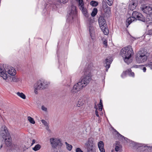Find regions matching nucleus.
Masks as SVG:
<instances>
[{"mask_svg": "<svg viewBox=\"0 0 152 152\" xmlns=\"http://www.w3.org/2000/svg\"><path fill=\"white\" fill-rule=\"evenodd\" d=\"M58 50H57V56H58ZM58 58V60H59V58Z\"/></svg>", "mask_w": 152, "mask_h": 152, "instance_id": "3c124183", "label": "nucleus"}, {"mask_svg": "<svg viewBox=\"0 0 152 152\" xmlns=\"http://www.w3.org/2000/svg\"><path fill=\"white\" fill-rule=\"evenodd\" d=\"M0 139L4 140L5 145L7 147H10L12 145V139L7 128L5 126H3L1 128Z\"/></svg>", "mask_w": 152, "mask_h": 152, "instance_id": "20e7f679", "label": "nucleus"}, {"mask_svg": "<svg viewBox=\"0 0 152 152\" xmlns=\"http://www.w3.org/2000/svg\"><path fill=\"white\" fill-rule=\"evenodd\" d=\"M127 74L128 75L130 76L134 77V73L132 71L131 69H128L127 70Z\"/></svg>", "mask_w": 152, "mask_h": 152, "instance_id": "7c9ffc66", "label": "nucleus"}, {"mask_svg": "<svg viewBox=\"0 0 152 152\" xmlns=\"http://www.w3.org/2000/svg\"><path fill=\"white\" fill-rule=\"evenodd\" d=\"M41 148V146L39 144H37L32 149L34 151H37L39 150Z\"/></svg>", "mask_w": 152, "mask_h": 152, "instance_id": "a878e982", "label": "nucleus"}, {"mask_svg": "<svg viewBox=\"0 0 152 152\" xmlns=\"http://www.w3.org/2000/svg\"><path fill=\"white\" fill-rule=\"evenodd\" d=\"M140 68L144 72H146V69L145 67H143V65L140 66Z\"/></svg>", "mask_w": 152, "mask_h": 152, "instance_id": "a19ab883", "label": "nucleus"}, {"mask_svg": "<svg viewBox=\"0 0 152 152\" xmlns=\"http://www.w3.org/2000/svg\"><path fill=\"white\" fill-rule=\"evenodd\" d=\"M3 147V145H1L0 146V149L1 150V149Z\"/></svg>", "mask_w": 152, "mask_h": 152, "instance_id": "603ef678", "label": "nucleus"}, {"mask_svg": "<svg viewBox=\"0 0 152 152\" xmlns=\"http://www.w3.org/2000/svg\"><path fill=\"white\" fill-rule=\"evenodd\" d=\"M116 133V136L119 139L122 140H125L126 142L130 143L131 146L135 148H138V149H141L143 152H152V146H148L141 144L137 143L132 141H130L127 138L121 134L118 131L115 130Z\"/></svg>", "mask_w": 152, "mask_h": 152, "instance_id": "f03ea898", "label": "nucleus"}, {"mask_svg": "<svg viewBox=\"0 0 152 152\" xmlns=\"http://www.w3.org/2000/svg\"><path fill=\"white\" fill-rule=\"evenodd\" d=\"M71 78V77H69L66 80L67 84L66 85V86H69L71 84L72 82Z\"/></svg>", "mask_w": 152, "mask_h": 152, "instance_id": "72a5a7b5", "label": "nucleus"}, {"mask_svg": "<svg viewBox=\"0 0 152 152\" xmlns=\"http://www.w3.org/2000/svg\"><path fill=\"white\" fill-rule=\"evenodd\" d=\"M140 8L144 12L149 15V18L146 19V23L152 24V8L150 5L143 4L141 5Z\"/></svg>", "mask_w": 152, "mask_h": 152, "instance_id": "423d86ee", "label": "nucleus"}, {"mask_svg": "<svg viewBox=\"0 0 152 152\" xmlns=\"http://www.w3.org/2000/svg\"><path fill=\"white\" fill-rule=\"evenodd\" d=\"M41 108L42 110L44 111H45V112H47V108L43 105L42 106Z\"/></svg>", "mask_w": 152, "mask_h": 152, "instance_id": "37998d69", "label": "nucleus"}, {"mask_svg": "<svg viewBox=\"0 0 152 152\" xmlns=\"http://www.w3.org/2000/svg\"><path fill=\"white\" fill-rule=\"evenodd\" d=\"M98 147L101 152H105V151L104 148V144L102 141L98 142Z\"/></svg>", "mask_w": 152, "mask_h": 152, "instance_id": "6ab92c4d", "label": "nucleus"}, {"mask_svg": "<svg viewBox=\"0 0 152 152\" xmlns=\"http://www.w3.org/2000/svg\"><path fill=\"white\" fill-rule=\"evenodd\" d=\"M113 59L111 57L108 56L107 57L105 60V62L104 64V66L105 67L106 72H107L108 69L110 67V64H111Z\"/></svg>", "mask_w": 152, "mask_h": 152, "instance_id": "2eb2a0df", "label": "nucleus"}, {"mask_svg": "<svg viewBox=\"0 0 152 152\" xmlns=\"http://www.w3.org/2000/svg\"><path fill=\"white\" fill-rule=\"evenodd\" d=\"M132 16L135 20H138L142 22H146L145 18L140 12L134 11L132 13Z\"/></svg>", "mask_w": 152, "mask_h": 152, "instance_id": "ddd939ff", "label": "nucleus"}, {"mask_svg": "<svg viewBox=\"0 0 152 152\" xmlns=\"http://www.w3.org/2000/svg\"><path fill=\"white\" fill-rule=\"evenodd\" d=\"M103 12L104 13L108 14L110 12V7L106 4H103L102 6Z\"/></svg>", "mask_w": 152, "mask_h": 152, "instance_id": "aec40b11", "label": "nucleus"}, {"mask_svg": "<svg viewBox=\"0 0 152 152\" xmlns=\"http://www.w3.org/2000/svg\"><path fill=\"white\" fill-rule=\"evenodd\" d=\"M147 53L144 51L139 52L138 55L136 58L137 62L139 63H142L146 61L148 59Z\"/></svg>", "mask_w": 152, "mask_h": 152, "instance_id": "9d476101", "label": "nucleus"}, {"mask_svg": "<svg viewBox=\"0 0 152 152\" xmlns=\"http://www.w3.org/2000/svg\"><path fill=\"white\" fill-rule=\"evenodd\" d=\"M85 145L87 146V152H96L95 151L94 149V146L92 143H91V142L89 140L88 142L85 144Z\"/></svg>", "mask_w": 152, "mask_h": 152, "instance_id": "a211bd4d", "label": "nucleus"}, {"mask_svg": "<svg viewBox=\"0 0 152 152\" xmlns=\"http://www.w3.org/2000/svg\"><path fill=\"white\" fill-rule=\"evenodd\" d=\"M54 152H60L59 151H55Z\"/></svg>", "mask_w": 152, "mask_h": 152, "instance_id": "864d4df0", "label": "nucleus"}, {"mask_svg": "<svg viewBox=\"0 0 152 152\" xmlns=\"http://www.w3.org/2000/svg\"><path fill=\"white\" fill-rule=\"evenodd\" d=\"M98 108H96V110L95 111V114L99 118V115L98 114Z\"/></svg>", "mask_w": 152, "mask_h": 152, "instance_id": "79ce46f5", "label": "nucleus"}, {"mask_svg": "<svg viewBox=\"0 0 152 152\" xmlns=\"http://www.w3.org/2000/svg\"><path fill=\"white\" fill-rule=\"evenodd\" d=\"M10 148L12 151L14 152H22L21 147H20L19 145L16 144H13L10 146Z\"/></svg>", "mask_w": 152, "mask_h": 152, "instance_id": "dca6fc26", "label": "nucleus"}, {"mask_svg": "<svg viewBox=\"0 0 152 152\" xmlns=\"http://www.w3.org/2000/svg\"><path fill=\"white\" fill-rule=\"evenodd\" d=\"M46 7L43 10V12H44V15H47L48 14V12L47 11L46 9Z\"/></svg>", "mask_w": 152, "mask_h": 152, "instance_id": "58836bf2", "label": "nucleus"}, {"mask_svg": "<svg viewBox=\"0 0 152 152\" xmlns=\"http://www.w3.org/2000/svg\"><path fill=\"white\" fill-rule=\"evenodd\" d=\"M79 9L82 11L83 15L86 17H88L89 15L88 12L87 10L84 7V2L83 0H76Z\"/></svg>", "mask_w": 152, "mask_h": 152, "instance_id": "9b49d317", "label": "nucleus"}, {"mask_svg": "<svg viewBox=\"0 0 152 152\" xmlns=\"http://www.w3.org/2000/svg\"><path fill=\"white\" fill-rule=\"evenodd\" d=\"M103 44L105 45L106 47H107V40H105L103 42Z\"/></svg>", "mask_w": 152, "mask_h": 152, "instance_id": "49530a36", "label": "nucleus"}, {"mask_svg": "<svg viewBox=\"0 0 152 152\" xmlns=\"http://www.w3.org/2000/svg\"><path fill=\"white\" fill-rule=\"evenodd\" d=\"M102 102V100L101 99H100L99 102V105H99L98 107V110L99 111H102L103 107Z\"/></svg>", "mask_w": 152, "mask_h": 152, "instance_id": "c85d7f7f", "label": "nucleus"}, {"mask_svg": "<svg viewBox=\"0 0 152 152\" xmlns=\"http://www.w3.org/2000/svg\"><path fill=\"white\" fill-rule=\"evenodd\" d=\"M87 71L85 72V76L80 81L74 85L71 90L72 93H75L78 92L83 87H85L89 83L91 79V72L94 69L93 64H90L86 66Z\"/></svg>", "mask_w": 152, "mask_h": 152, "instance_id": "f257e3e1", "label": "nucleus"}, {"mask_svg": "<svg viewBox=\"0 0 152 152\" xmlns=\"http://www.w3.org/2000/svg\"><path fill=\"white\" fill-rule=\"evenodd\" d=\"M137 5V2L135 0H131L129 3V8L132 10H133L135 8Z\"/></svg>", "mask_w": 152, "mask_h": 152, "instance_id": "f3484780", "label": "nucleus"}, {"mask_svg": "<svg viewBox=\"0 0 152 152\" xmlns=\"http://www.w3.org/2000/svg\"><path fill=\"white\" fill-rule=\"evenodd\" d=\"M127 73V70L125 72H124L121 75V77L122 78H124L126 77V74Z\"/></svg>", "mask_w": 152, "mask_h": 152, "instance_id": "4c0bfd02", "label": "nucleus"}, {"mask_svg": "<svg viewBox=\"0 0 152 152\" xmlns=\"http://www.w3.org/2000/svg\"><path fill=\"white\" fill-rule=\"evenodd\" d=\"M59 68L60 69L61 71V72L62 71H63L65 69L66 67L65 66V63L63 62L61 64L59 61Z\"/></svg>", "mask_w": 152, "mask_h": 152, "instance_id": "4be33fe9", "label": "nucleus"}, {"mask_svg": "<svg viewBox=\"0 0 152 152\" xmlns=\"http://www.w3.org/2000/svg\"><path fill=\"white\" fill-rule=\"evenodd\" d=\"M41 122L45 126H47L48 125V122L44 120H41Z\"/></svg>", "mask_w": 152, "mask_h": 152, "instance_id": "e433bc0d", "label": "nucleus"}, {"mask_svg": "<svg viewBox=\"0 0 152 152\" xmlns=\"http://www.w3.org/2000/svg\"><path fill=\"white\" fill-rule=\"evenodd\" d=\"M46 126V129L48 130H49V127L48 125L47 126Z\"/></svg>", "mask_w": 152, "mask_h": 152, "instance_id": "8fccbe9b", "label": "nucleus"}, {"mask_svg": "<svg viewBox=\"0 0 152 152\" xmlns=\"http://www.w3.org/2000/svg\"><path fill=\"white\" fill-rule=\"evenodd\" d=\"M7 71L8 74L12 76H14L16 74V71L13 68H10L8 70L4 68V66L0 65V76L4 80H6L7 78Z\"/></svg>", "mask_w": 152, "mask_h": 152, "instance_id": "6e6552de", "label": "nucleus"}, {"mask_svg": "<svg viewBox=\"0 0 152 152\" xmlns=\"http://www.w3.org/2000/svg\"><path fill=\"white\" fill-rule=\"evenodd\" d=\"M135 20L134 18L132 16L128 18L126 20V24L127 27L129 25Z\"/></svg>", "mask_w": 152, "mask_h": 152, "instance_id": "412c9836", "label": "nucleus"}, {"mask_svg": "<svg viewBox=\"0 0 152 152\" xmlns=\"http://www.w3.org/2000/svg\"><path fill=\"white\" fill-rule=\"evenodd\" d=\"M50 140L51 145L53 148L55 149L57 147L58 148L62 145L60 140L59 139L53 138H51Z\"/></svg>", "mask_w": 152, "mask_h": 152, "instance_id": "f8f14e48", "label": "nucleus"}, {"mask_svg": "<svg viewBox=\"0 0 152 152\" xmlns=\"http://www.w3.org/2000/svg\"><path fill=\"white\" fill-rule=\"evenodd\" d=\"M27 119L28 121L31 123L33 124H35V121L34 119L30 116H28L27 117Z\"/></svg>", "mask_w": 152, "mask_h": 152, "instance_id": "c756f323", "label": "nucleus"}, {"mask_svg": "<svg viewBox=\"0 0 152 152\" xmlns=\"http://www.w3.org/2000/svg\"><path fill=\"white\" fill-rule=\"evenodd\" d=\"M76 152H83L79 148H78L76 149Z\"/></svg>", "mask_w": 152, "mask_h": 152, "instance_id": "c03bdc74", "label": "nucleus"}, {"mask_svg": "<svg viewBox=\"0 0 152 152\" xmlns=\"http://www.w3.org/2000/svg\"><path fill=\"white\" fill-rule=\"evenodd\" d=\"M89 32L90 36L91 37V38L93 39H94V37L93 36L94 34V28L93 27L90 26L89 27Z\"/></svg>", "mask_w": 152, "mask_h": 152, "instance_id": "5701e85b", "label": "nucleus"}, {"mask_svg": "<svg viewBox=\"0 0 152 152\" xmlns=\"http://www.w3.org/2000/svg\"><path fill=\"white\" fill-rule=\"evenodd\" d=\"M90 4L92 7H96L98 5V3L96 1H92L90 2Z\"/></svg>", "mask_w": 152, "mask_h": 152, "instance_id": "bb28decb", "label": "nucleus"}, {"mask_svg": "<svg viewBox=\"0 0 152 152\" xmlns=\"http://www.w3.org/2000/svg\"><path fill=\"white\" fill-rule=\"evenodd\" d=\"M148 25H147V27H148Z\"/></svg>", "mask_w": 152, "mask_h": 152, "instance_id": "5fc2aeb1", "label": "nucleus"}, {"mask_svg": "<svg viewBox=\"0 0 152 152\" xmlns=\"http://www.w3.org/2000/svg\"><path fill=\"white\" fill-rule=\"evenodd\" d=\"M104 1L107 3L109 6H111L113 3V0H104Z\"/></svg>", "mask_w": 152, "mask_h": 152, "instance_id": "2f4dec72", "label": "nucleus"}, {"mask_svg": "<svg viewBox=\"0 0 152 152\" xmlns=\"http://www.w3.org/2000/svg\"><path fill=\"white\" fill-rule=\"evenodd\" d=\"M121 54L124 62L127 64H129L132 62V56L134 54V52L131 46L129 45L123 48L121 50Z\"/></svg>", "mask_w": 152, "mask_h": 152, "instance_id": "7ed1b4c3", "label": "nucleus"}, {"mask_svg": "<svg viewBox=\"0 0 152 152\" xmlns=\"http://www.w3.org/2000/svg\"><path fill=\"white\" fill-rule=\"evenodd\" d=\"M48 82L44 80H39L34 85V93L36 94L38 93V91L44 89L48 87Z\"/></svg>", "mask_w": 152, "mask_h": 152, "instance_id": "0eeeda50", "label": "nucleus"}, {"mask_svg": "<svg viewBox=\"0 0 152 152\" xmlns=\"http://www.w3.org/2000/svg\"><path fill=\"white\" fill-rule=\"evenodd\" d=\"M67 1V0H53L52 3H50V8L51 7L53 9H55L56 8L58 7V6L59 4L66 3Z\"/></svg>", "mask_w": 152, "mask_h": 152, "instance_id": "4468645a", "label": "nucleus"}, {"mask_svg": "<svg viewBox=\"0 0 152 152\" xmlns=\"http://www.w3.org/2000/svg\"><path fill=\"white\" fill-rule=\"evenodd\" d=\"M99 26L104 34L107 35L109 34V30L106 24L105 20L102 16L99 17Z\"/></svg>", "mask_w": 152, "mask_h": 152, "instance_id": "1a4fd4ad", "label": "nucleus"}, {"mask_svg": "<svg viewBox=\"0 0 152 152\" xmlns=\"http://www.w3.org/2000/svg\"><path fill=\"white\" fill-rule=\"evenodd\" d=\"M145 66L147 67H148L152 70V62H150L148 64L145 65Z\"/></svg>", "mask_w": 152, "mask_h": 152, "instance_id": "c9c22d12", "label": "nucleus"}, {"mask_svg": "<svg viewBox=\"0 0 152 152\" xmlns=\"http://www.w3.org/2000/svg\"><path fill=\"white\" fill-rule=\"evenodd\" d=\"M120 149V148L118 146H116L115 148V150L116 151H118Z\"/></svg>", "mask_w": 152, "mask_h": 152, "instance_id": "a18cd8bd", "label": "nucleus"}, {"mask_svg": "<svg viewBox=\"0 0 152 152\" xmlns=\"http://www.w3.org/2000/svg\"><path fill=\"white\" fill-rule=\"evenodd\" d=\"M145 34L147 35H152V29L146 31Z\"/></svg>", "mask_w": 152, "mask_h": 152, "instance_id": "f704fd0d", "label": "nucleus"}, {"mask_svg": "<svg viewBox=\"0 0 152 152\" xmlns=\"http://www.w3.org/2000/svg\"><path fill=\"white\" fill-rule=\"evenodd\" d=\"M66 145V148L68 150L70 151L72 149V145L68 144L67 142H65Z\"/></svg>", "mask_w": 152, "mask_h": 152, "instance_id": "473e14b6", "label": "nucleus"}, {"mask_svg": "<svg viewBox=\"0 0 152 152\" xmlns=\"http://www.w3.org/2000/svg\"><path fill=\"white\" fill-rule=\"evenodd\" d=\"M140 65H134L132 66V68H140Z\"/></svg>", "mask_w": 152, "mask_h": 152, "instance_id": "de8ad7c7", "label": "nucleus"}, {"mask_svg": "<svg viewBox=\"0 0 152 152\" xmlns=\"http://www.w3.org/2000/svg\"><path fill=\"white\" fill-rule=\"evenodd\" d=\"M83 100L82 99H78L76 103V105L78 107H80L83 105Z\"/></svg>", "mask_w": 152, "mask_h": 152, "instance_id": "b1692460", "label": "nucleus"}, {"mask_svg": "<svg viewBox=\"0 0 152 152\" xmlns=\"http://www.w3.org/2000/svg\"><path fill=\"white\" fill-rule=\"evenodd\" d=\"M97 8H94L91 13V15L92 16L94 17L97 14Z\"/></svg>", "mask_w": 152, "mask_h": 152, "instance_id": "cd10ccee", "label": "nucleus"}, {"mask_svg": "<svg viewBox=\"0 0 152 152\" xmlns=\"http://www.w3.org/2000/svg\"><path fill=\"white\" fill-rule=\"evenodd\" d=\"M35 142V140H32V142L31 144V145H33Z\"/></svg>", "mask_w": 152, "mask_h": 152, "instance_id": "09e8293b", "label": "nucleus"}, {"mask_svg": "<svg viewBox=\"0 0 152 152\" xmlns=\"http://www.w3.org/2000/svg\"><path fill=\"white\" fill-rule=\"evenodd\" d=\"M16 94L18 96L23 99H25L26 98V96L23 93L18 92Z\"/></svg>", "mask_w": 152, "mask_h": 152, "instance_id": "393cba45", "label": "nucleus"}, {"mask_svg": "<svg viewBox=\"0 0 152 152\" xmlns=\"http://www.w3.org/2000/svg\"><path fill=\"white\" fill-rule=\"evenodd\" d=\"M12 80L13 82H18L19 80V79L15 77H12Z\"/></svg>", "mask_w": 152, "mask_h": 152, "instance_id": "ea45409f", "label": "nucleus"}, {"mask_svg": "<svg viewBox=\"0 0 152 152\" xmlns=\"http://www.w3.org/2000/svg\"><path fill=\"white\" fill-rule=\"evenodd\" d=\"M77 11L76 6L73 5H72L70 10L68 12L67 15V18L66 19L67 23L66 25H67L68 26L69 23H72L77 18Z\"/></svg>", "mask_w": 152, "mask_h": 152, "instance_id": "39448f33", "label": "nucleus"}]
</instances>
